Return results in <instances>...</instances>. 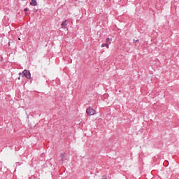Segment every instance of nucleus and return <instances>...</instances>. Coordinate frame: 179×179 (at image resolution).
Segmentation results:
<instances>
[{"mask_svg":"<svg viewBox=\"0 0 179 179\" xmlns=\"http://www.w3.org/2000/svg\"><path fill=\"white\" fill-rule=\"evenodd\" d=\"M22 1H26V0H22Z\"/></svg>","mask_w":179,"mask_h":179,"instance_id":"nucleus-16","label":"nucleus"},{"mask_svg":"<svg viewBox=\"0 0 179 179\" xmlns=\"http://www.w3.org/2000/svg\"><path fill=\"white\" fill-rule=\"evenodd\" d=\"M27 10H29V8H26L24 9V12H27Z\"/></svg>","mask_w":179,"mask_h":179,"instance_id":"nucleus-9","label":"nucleus"},{"mask_svg":"<svg viewBox=\"0 0 179 179\" xmlns=\"http://www.w3.org/2000/svg\"><path fill=\"white\" fill-rule=\"evenodd\" d=\"M101 179H108V178H107V176H103Z\"/></svg>","mask_w":179,"mask_h":179,"instance_id":"nucleus-7","label":"nucleus"},{"mask_svg":"<svg viewBox=\"0 0 179 179\" xmlns=\"http://www.w3.org/2000/svg\"><path fill=\"white\" fill-rule=\"evenodd\" d=\"M8 45H10V42H8Z\"/></svg>","mask_w":179,"mask_h":179,"instance_id":"nucleus-12","label":"nucleus"},{"mask_svg":"<svg viewBox=\"0 0 179 179\" xmlns=\"http://www.w3.org/2000/svg\"><path fill=\"white\" fill-rule=\"evenodd\" d=\"M111 41H113V40L110 39V38H106V42L108 43V44H111Z\"/></svg>","mask_w":179,"mask_h":179,"instance_id":"nucleus-5","label":"nucleus"},{"mask_svg":"<svg viewBox=\"0 0 179 179\" xmlns=\"http://www.w3.org/2000/svg\"><path fill=\"white\" fill-rule=\"evenodd\" d=\"M86 113L87 115H94L96 114V110L93 109L92 107H89L87 108Z\"/></svg>","mask_w":179,"mask_h":179,"instance_id":"nucleus-2","label":"nucleus"},{"mask_svg":"<svg viewBox=\"0 0 179 179\" xmlns=\"http://www.w3.org/2000/svg\"><path fill=\"white\" fill-rule=\"evenodd\" d=\"M30 5L31 6H37V1L31 0V1L30 2Z\"/></svg>","mask_w":179,"mask_h":179,"instance_id":"nucleus-4","label":"nucleus"},{"mask_svg":"<svg viewBox=\"0 0 179 179\" xmlns=\"http://www.w3.org/2000/svg\"><path fill=\"white\" fill-rule=\"evenodd\" d=\"M138 41H139V40H134V41H133V43H138Z\"/></svg>","mask_w":179,"mask_h":179,"instance_id":"nucleus-8","label":"nucleus"},{"mask_svg":"<svg viewBox=\"0 0 179 179\" xmlns=\"http://www.w3.org/2000/svg\"><path fill=\"white\" fill-rule=\"evenodd\" d=\"M60 156L62 157V161L64 162V157H65V155L62 153Z\"/></svg>","mask_w":179,"mask_h":179,"instance_id":"nucleus-6","label":"nucleus"},{"mask_svg":"<svg viewBox=\"0 0 179 179\" xmlns=\"http://www.w3.org/2000/svg\"><path fill=\"white\" fill-rule=\"evenodd\" d=\"M2 61H3V57H1V62H2Z\"/></svg>","mask_w":179,"mask_h":179,"instance_id":"nucleus-10","label":"nucleus"},{"mask_svg":"<svg viewBox=\"0 0 179 179\" xmlns=\"http://www.w3.org/2000/svg\"><path fill=\"white\" fill-rule=\"evenodd\" d=\"M18 80H20V77L18 78Z\"/></svg>","mask_w":179,"mask_h":179,"instance_id":"nucleus-13","label":"nucleus"},{"mask_svg":"<svg viewBox=\"0 0 179 179\" xmlns=\"http://www.w3.org/2000/svg\"><path fill=\"white\" fill-rule=\"evenodd\" d=\"M102 47H104V45H102Z\"/></svg>","mask_w":179,"mask_h":179,"instance_id":"nucleus-15","label":"nucleus"},{"mask_svg":"<svg viewBox=\"0 0 179 179\" xmlns=\"http://www.w3.org/2000/svg\"><path fill=\"white\" fill-rule=\"evenodd\" d=\"M107 48H108V45H106Z\"/></svg>","mask_w":179,"mask_h":179,"instance_id":"nucleus-14","label":"nucleus"},{"mask_svg":"<svg viewBox=\"0 0 179 179\" xmlns=\"http://www.w3.org/2000/svg\"><path fill=\"white\" fill-rule=\"evenodd\" d=\"M102 45H108V43H103Z\"/></svg>","mask_w":179,"mask_h":179,"instance_id":"nucleus-11","label":"nucleus"},{"mask_svg":"<svg viewBox=\"0 0 179 179\" xmlns=\"http://www.w3.org/2000/svg\"><path fill=\"white\" fill-rule=\"evenodd\" d=\"M19 75H22V76H24L27 78V79H31V74L30 73L29 71L27 70H24L22 73H19Z\"/></svg>","mask_w":179,"mask_h":179,"instance_id":"nucleus-1","label":"nucleus"},{"mask_svg":"<svg viewBox=\"0 0 179 179\" xmlns=\"http://www.w3.org/2000/svg\"><path fill=\"white\" fill-rule=\"evenodd\" d=\"M62 29H66V26H68V24L66 23V20H64L62 24H61Z\"/></svg>","mask_w":179,"mask_h":179,"instance_id":"nucleus-3","label":"nucleus"}]
</instances>
